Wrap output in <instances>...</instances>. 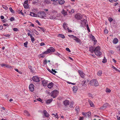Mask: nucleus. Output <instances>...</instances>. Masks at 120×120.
I'll list each match as a JSON object with an SVG mask.
<instances>
[{"mask_svg":"<svg viewBox=\"0 0 120 120\" xmlns=\"http://www.w3.org/2000/svg\"><path fill=\"white\" fill-rule=\"evenodd\" d=\"M100 47L99 46L95 48V50L94 52L95 55L98 56H100L101 55V53L100 51Z\"/></svg>","mask_w":120,"mask_h":120,"instance_id":"nucleus-1","label":"nucleus"},{"mask_svg":"<svg viewBox=\"0 0 120 120\" xmlns=\"http://www.w3.org/2000/svg\"><path fill=\"white\" fill-rule=\"evenodd\" d=\"M90 84L94 86H97L99 85V83L96 79L92 80L90 81Z\"/></svg>","mask_w":120,"mask_h":120,"instance_id":"nucleus-2","label":"nucleus"},{"mask_svg":"<svg viewBox=\"0 0 120 120\" xmlns=\"http://www.w3.org/2000/svg\"><path fill=\"white\" fill-rule=\"evenodd\" d=\"M45 15V13L43 11L39 12L37 14V17L42 18H44Z\"/></svg>","mask_w":120,"mask_h":120,"instance_id":"nucleus-3","label":"nucleus"},{"mask_svg":"<svg viewBox=\"0 0 120 120\" xmlns=\"http://www.w3.org/2000/svg\"><path fill=\"white\" fill-rule=\"evenodd\" d=\"M58 91L57 90H55L52 92L51 93V96L54 98L57 95Z\"/></svg>","mask_w":120,"mask_h":120,"instance_id":"nucleus-4","label":"nucleus"},{"mask_svg":"<svg viewBox=\"0 0 120 120\" xmlns=\"http://www.w3.org/2000/svg\"><path fill=\"white\" fill-rule=\"evenodd\" d=\"M32 79L33 81L35 82H40L39 78L37 76L33 77L32 78Z\"/></svg>","mask_w":120,"mask_h":120,"instance_id":"nucleus-5","label":"nucleus"},{"mask_svg":"<svg viewBox=\"0 0 120 120\" xmlns=\"http://www.w3.org/2000/svg\"><path fill=\"white\" fill-rule=\"evenodd\" d=\"M75 17V18L78 20H80L82 17V15L78 13L76 14Z\"/></svg>","mask_w":120,"mask_h":120,"instance_id":"nucleus-6","label":"nucleus"},{"mask_svg":"<svg viewBox=\"0 0 120 120\" xmlns=\"http://www.w3.org/2000/svg\"><path fill=\"white\" fill-rule=\"evenodd\" d=\"M29 90L32 92L34 90V86L33 84L31 83L29 86Z\"/></svg>","mask_w":120,"mask_h":120,"instance_id":"nucleus-7","label":"nucleus"},{"mask_svg":"<svg viewBox=\"0 0 120 120\" xmlns=\"http://www.w3.org/2000/svg\"><path fill=\"white\" fill-rule=\"evenodd\" d=\"M95 48L92 46H91L89 48V51L91 52H94L95 50Z\"/></svg>","mask_w":120,"mask_h":120,"instance_id":"nucleus-8","label":"nucleus"},{"mask_svg":"<svg viewBox=\"0 0 120 120\" xmlns=\"http://www.w3.org/2000/svg\"><path fill=\"white\" fill-rule=\"evenodd\" d=\"M73 40H75L77 43H78L80 44H81V41L78 38L75 36V38H73Z\"/></svg>","mask_w":120,"mask_h":120,"instance_id":"nucleus-9","label":"nucleus"},{"mask_svg":"<svg viewBox=\"0 0 120 120\" xmlns=\"http://www.w3.org/2000/svg\"><path fill=\"white\" fill-rule=\"evenodd\" d=\"M81 24L82 25H86V22H87V20L85 19H83V20H81Z\"/></svg>","mask_w":120,"mask_h":120,"instance_id":"nucleus-10","label":"nucleus"},{"mask_svg":"<svg viewBox=\"0 0 120 120\" xmlns=\"http://www.w3.org/2000/svg\"><path fill=\"white\" fill-rule=\"evenodd\" d=\"M69 101L67 100L64 101L63 102V103L64 105L66 106H67L69 104Z\"/></svg>","mask_w":120,"mask_h":120,"instance_id":"nucleus-11","label":"nucleus"},{"mask_svg":"<svg viewBox=\"0 0 120 120\" xmlns=\"http://www.w3.org/2000/svg\"><path fill=\"white\" fill-rule=\"evenodd\" d=\"M78 72L81 77L83 78H84L85 75L83 72L80 70H79Z\"/></svg>","mask_w":120,"mask_h":120,"instance_id":"nucleus-12","label":"nucleus"},{"mask_svg":"<svg viewBox=\"0 0 120 120\" xmlns=\"http://www.w3.org/2000/svg\"><path fill=\"white\" fill-rule=\"evenodd\" d=\"M49 53L50 52H54L55 51V49L53 47H50L49 49Z\"/></svg>","mask_w":120,"mask_h":120,"instance_id":"nucleus-13","label":"nucleus"},{"mask_svg":"<svg viewBox=\"0 0 120 120\" xmlns=\"http://www.w3.org/2000/svg\"><path fill=\"white\" fill-rule=\"evenodd\" d=\"M43 113L45 116L48 117L49 116V115L46 110L43 111Z\"/></svg>","mask_w":120,"mask_h":120,"instance_id":"nucleus-14","label":"nucleus"},{"mask_svg":"<svg viewBox=\"0 0 120 120\" xmlns=\"http://www.w3.org/2000/svg\"><path fill=\"white\" fill-rule=\"evenodd\" d=\"M53 83L52 82L50 83L48 85V87L49 88L51 89L53 87Z\"/></svg>","mask_w":120,"mask_h":120,"instance_id":"nucleus-15","label":"nucleus"},{"mask_svg":"<svg viewBox=\"0 0 120 120\" xmlns=\"http://www.w3.org/2000/svg\"><path fill=\"white\" fill-rule=\"evenodd\" d=\"M108 106V103H106L104 104L103 106H102L101 107V109H105L106 108H107V106Z\"/></svg>","mask_w":120,"mask_h":120,"instance_id":"nucleus-16","label":"nucleus"},{"mask_svg":"<svg viewBox=\"0 0 120 120\" xmlns=\"http://www.w3.org/2000/svg\"><path fill=\"white\" fill-rule=\"evenodd\" d=\"M30 15L32 16L37 17V14H36L33 12H30Z\"/></svg>","mask_w":120,"mask_h":120,"instance_id":"nucleus-17","label":"nucleus"},{"mask_svg":"<svg viewBox=\"0 0 120 120\" xmlns=\"http://www.w3.org/2000/svg\"><path fill=\"white\" fill-rule=\"evenodd\" d=\"M91 38L92 40L94 41V44H95L97 41V40H95L94 36L92 35H91Z\"/></svg>","mask_w":120,"mask_h":120,"instance_id":"nucleus-18","label":"nucleus"},{"mask_svg":"<svg viewBox=\"0 0 120 120\" xmlns=\"http://www.w3.org/2000/svg\"><path fill=\"white\" fill-rule=\"evenodd\" d=\"M73 91L75 92L78 90L77 87V86H73Z\"/></svg>","mask_w":120,"mask_h":120,"instance_id":"nucleus-19","label":"nucleus"},{"mask_svg":"<svg viewBox=\"0 0 120 120\" xmlns=\"http://www.w3.org/2000/svg\"><path fill=\"white\" fill-rule=\"evenodd\" d=\"M89 102V104L91 106V107H94V105L93 103L91 101H90V100H88Z\"/></svg>","mask_w":120,"mask_h":120,"instance_id":"nucleus-20","label":"nucleus"},{"mask_svg":"<svg viewBox=\"0 0 120 120\" xmlns=\"http://www.w3.org/2000/svg\"><path fill=\"white\" fill-rule=\"evenodd\" d=\"M118 42V40L116 38L114 39L113 41V43L114 44H116Z\"/></svg>","mask_w":120,"mask_h":120,"instance_id":"nucleus-21","label":"nucleus"},{"mask_svg":"<svg viewBox=\"0 0 120 120\" xmlns=\"http://www.w3.org/2000/svg\"><path fill=\"white\" fill-rule=\"evenodd\" d=\"M61 13L64 16H65L67 15V12L64 10L63 9L61 12Z\"/></svg>","mask_w":120,"mask_h":120,"instance_id":"nucleus-22","label":"nucleus"},{"mask_svg":"<svg viewBox=\"0 0 120 120\" xmlns=\"http://www.w3.org/2000/svg\"><path fill=\"white\" fill-rule=\"evenodd\" d=\"M42 83L43 85L44 86L46 85L47 84V81L45 80L43 81L42 82Z\"/></svg>","mask_w":120,"mask_h":120,"instance_id":"nucleus-23","label":"nucleus"},{"mask_svg":"<svg viewBox=\"0 0 120 120\" xmlns=\"http://www.w3.org/2000/svg\"><path fill=\"white\" fill-rule=\"evenodd\" d=\"M52 100L53 99L52 98H51L50 99H49L47 100L46 103H50L52 101Z\"/></svg>","mask_w":120,"mask_h":120,"instance_id":"nucleus-24","label":"nucleus"},{"mask_svg":"<svg viewBox=\"0 0 120 120\" xmlns=\"http://www.w3.org/2000/svg\"><path fill=\"white\" fill-rule=\"evenodd\" d=\"M59 3L60 4H62L64 3V0H60L58 1Z\"/></svg>","mask_w":120,"mask_h":120,"instance_id":"nucleus-25","label":"nucleus"},{"mask_svg":"<svg viewBox=\"0 0 120 120\" xmlns=\"http://www.w3.org/2000/svg\"><path fill=\"white\" fill-rule=\"evenodd\" d=\"M63 27L64 29L65 30H66L67 28H68L66 24L65 23H64L63 25Z\"/></svg>","mask_w":120,"mask_h":120,"instance_id":"nucleus-26","label":"nucleus"},{"mask_svg":"<svg viewBox=\"0 0 120 120\" xmlns=\"http://www.w3.org/2000/svg\"><path fill=\"white\" fill-rule=\"evenodd\" d=\"M24 114L27 116H30L29 113L26 110H25L24 111Z\"/></svg>","mask_w":120,"mask_h":120,"instance_id":"nucleus-27","label":"nucleus"},{"mask_svg":"<svg viewBox=\"0 0 120 120\" xmlns=\"http://www.w3.org/2000/svg\"><path fill=\"white\" fill-rule=\"evenodd\" d=\"M86 116H87L88 117H89L91 115V113L90 112H87V113H86Z\"/></svg>","mask_w":120,"mask_h":120,"instance_id":"nucleus-28","label":"nucleus"},{"mask_svg":"<svg viewBox=\"0 0 120 120\" xmlns=\"http://www.w3.org/2000/svg\"><path fill=\"white\" fill-rule=\"evenodd\" d=\"M86 80H84L82 82L81 84H82V85L83 86H84L86 84Z\"/></svg>","mask_w":120,"mask_h":120,"instance_id":"nucleus-29","label":"nucleus"},{"mask_svg":"<svg viewBox=\"0 0 120 120\" xmlns=\"http://www.w3.org/2000/svg\"><path fill=\"white\" fill-rule=\"evenodd\" d=\"M58 37H60L63 38H65V36L64 35L61 34H60L58 35Z\"/></svg>","mask_w":120,"mask_h":120,"instance_id":"nucleus-30","label":"nucleus"},{"mask_svg":"<svg viewBox=\"0 0 120 120\" xmlns=\"http://www.w3.org/2000/svg\"><path fill=\"white\" fill-rule=\"evenodd\" d=\"M23 6L25 8H28L29 6L28 4H24Z\"/></svg>","mask_w":120,"mask_h":120,"instance_id":"nucleus-31","label":"nucleus"},{"mask_svg":"<svg viewBox=\"0 0 120 120\" xmlns=\"http://www.w3.org/2000/svg\"><path fill=\"white\" fill-rule=\"evenodd\" d=\"M49 18L51 19H56V17L54 16H50L49 17Z\"/></svg>","mask_w":120,"mask_h":120,"instance_id":"nucleus-32","label":"nucleus"},{"mask_svg":"<svg viewBox=\"0 0 120 120\" xmlns=\"http://www.w3.org/2000/svg\"><path fill=\"white\" fill-rule=\"evenodd\" d=\"M9 9L11 12L12 13H14L15 11L14 10L12 9V8L10 7L9 8Z\"/></svg>","mask_w":120,"mask_h":120,"instance_id":"nucleus-33","label":"nucleus"},{"mask_svg":"<svg viewBox=\"0 0 120 120\" xmlns=\"http://www.w3.org/2000/svg\"><path fill=\"white\" fill-rule=\"evenodd\" d=\"M49 50L47 49L46 51H45L43 52V54H46L49 53Z\"/></svg>","mask_w":120,"mask_h":120,"instance_id":"nucleus-34","label":"nucleus"},{"mask_svg":"<svg viewBox=\"0 0 120 120\" xmlns=\"http://www.w3.org/2000/svg\"><path fill=\"white\" fill-rule=\"evenodd\" d=\"M28 44V42L27 41H26V42L24 43V45L25 47H27V45Z\"/></svg>","mask_w":120,"mask_h":120,"instance_id":"nucleus-35","label":"nucleus"},{"mask_svg":"<svg viewBox=\"0 0 120 120\" xmlns=\"http://www.w3.org/2000/svg\"><path fill=\"white\" fill-rule=\"evenodd\" d=\"M106 92L107 93H110L111 92V90L108 88H106Z\"/></svg>","mask_w":120,"mask_h":120,"instance_id":"nucleus-36","label":"nucleus"},{"mask_svg":"<svg viewBox=\"0 0 120 120\" xmlns=\"http://www.w3.org/2000/svg\"><path fill=\"white\" fill-rule=\"evenodd\" d=\"M2 7L4 9L6 10L8 8V7L4 5H2Z\"/></svg>","mask_w":120,"mask_h":120,"instance_id":"nucleus-37","label":"nucleus"},{"mask_svg":"<svg viewBox=\"0 0 120 120\" xmlns=\"http://www.w3.org/2000/svg\"><path fill=\"white\" fill-rule=\"evenodd\" d=\"M52 74L53 75H55V73L56 72V71H55V70H54L53 69L52 70Z\"/></svg>","mask_w":120,"mask_h":120,"instance_id":"nucleus-38","label":"nucleus"},{"mask_svg":"<svg viewBox=\"0 0 120 120\" xmlns=\"http://www.w3.org/2000/svg\"><path fill=\"white\" fill-rule=\"evenodd\" d=\"M68 36L71 38H75V36H74L73 35H68Z\"/></svg>","mask_w":120,"mask_h":120,"instance_id":"nucleus-39","label":"nucleus"},{"mask_svg":"<svg viewBox=\"0 0 120 120\" xmlns=\"http://www.w3.org/2000/svg\"><path fill=\"white\" fill-rule=\"evenodd\" d=\"M57 12L55 10L52 11L51 13H52V14H55Z\"/></svg>","mask_w":120,"mask_h":120,"instance_id":"nucleus-40","label":"nucleus"},{"mask_svg":"<svg viewBox=\"0 0 120 120\" xmlns=\"http://www.w3.org/2000/svg\"><path fill=\"white\" fill-rule=\"evenodd\" d=\"M102 71H99L98 72V75H101L102 74Z\"/></svg>","mask_w":120,"mask_h":120,"instance_id":"nucleus-41","label":"nucleus"},{"mask_svg":"<svg viewBox=\"0 0 120 120\" xmlns=\"http://www.w3.org/2000/svg\"><path fill=\"white\" fill-rule=\"evenodd\" d=\"M108 30L106 28H105L104 31V33L105 34H107L108 33Z\"/></svg>","mask_w":120,"mask_h":120,"instance_id":"nucleus-42","label":"nucleus"},{"mask_svg":"<svg viewBox=\"0 0 120 120\" xmlns=\"http://www.w3.org/2000/svg\"><path fill=\"white\" fill-rule=\"evenodd\" d=\"M30 38L31 39V41L32 42H33L35 40L34 38L32 36V37H30Z\"/></svg>","mask_w":120,"mask_h":120,"instance_id":"nucleus-43","label":"nucleus"},{"mask_svg":"<svg viewBox=\"0 0 120 120\" xmlns=\"http://www.w3.org/2000/svg\"><path fill=\"white\" fill-rule=\"evenodd\" d=\"M39 28L41 29V30L44 32L45 31V29L44 28L42 27H39Z\"/></svg>","mask_w":120,"mask_h":120,"instance_id":"nucleus-44","label":"nucleus"},{"mask_svg":"<svg viewBox=\"0 0 120 120\" xmlns=\"http://www.w3.org/2000/svg\"><path fill=\"white\" fill-rule=\"evenodd\" d=\"M10 20L11 21H12L15 20V18L14 17H11L10 19Z\"/></svg>","mask_w":120,"mask_h":120,"instance_id":"nucleus-45","label":"nucleus"},{"mask_svg":"<svg viewBox=\"0 0 120 120\" xmlns=\"http://www.w3.org/2000/svg\"><path fill=\"white\" fill-rule=\"evenodd\" d=\"M75 109L76 111H78L79 109V106H76L75 108Z\"/></svg>","mask_w":120,"mask_h":120,"instance_id":"nucleus-46","label":"nucleus"},{"mask_svg":"<svg viewBox=\"0 0 120 120\" xmlns=\"http://www.w3.org/2000/svg\"><path fill=\"white\" fill-rule=\"evenodd\" d=\"M69 12L70 13H72L74 12V10L73 9H72L71 10V11H69Z\"/></svg>","mask_w":120,"mask_h":120,"instance_id":"nucleus-47","label":"nucleus"},{"mask_svg":"<svg viewBox=\"0 0 120 120\" xmlns=\"http://www.w3.org/2000/svg\"><path fill=\"white\" fill-rule=\"evenodd\" d=\"M86 27L87 28V30H88L89 32H90V30L89 29V27L88 26V24H87L86 25Z\"/></svg>","mask_w":120,"mask_h":120,"instance_id":"nucleus-48","label":"nucleus"},{"mask_svg":"<svg viewBox=\"0 0 120 120\" xmlns=\"http://www.w3.org/2000/svg\"><path fill=\"white\" fill-rule=\"evenodd\" d=\"M112 68H113V69H115V70H116V71H118V70L116 69L115 67L114 66H113L112 67Z\"/></svg>","mask_w":120,"mask_h":120,"instance_id":"nucleus-49","label":"nucleus"},{"mask_svg":"<svg viewBox=\"0 0 120 120\" xmlns=\"http://www.w3.org/2000/svg\"><path fill=\"white\" fill-rule=\"evenodd\" d=\"M113 20V19L112 18L109 17V18L108 20L110 22H111Z\"/></svg>","mask_w":120,"mask_h":120,"instance_id":"nucleus-50","label":"nucleus"},{"mask_svg":"<svg viewBox=\"0 0 120 120\" xmlns=\"http://www.w3.org/2000/svg\"><path fill=\"white\" fill-rule=\"evenodd\" d=\"M13 30L14 31H19L18 29L16 28H13Z\"/></svg>","mask_w":120,"mask_h":120,"instance_id":"nucleus-51","label":"nucleus"},{"mask_svg":"<svg viewBox=\"0 0 120 120\" xmlns=\"http://www.w3.org/2000/svg\"><path fill=\"white\" fill-rule=\"evenodd\" d=\"M66 50L68 51L69 52H71V51L68 48H67L66 49Z\"/></svg>","mask_w":120,"mask_h":120,"instance_id":"nucleus-52","label":"nucleus"},{"mask_svg":"<svg viewBox=\"0 0 120 120\" xmlns=\"http://www.w3.org/2000/svg\"><path fill=\"white\" fill-rule=\"evenodd\" d=\"M37 100L41 102H42V100L40 98H38L37 99Z\"/></svg>","mask_w":120,"mask_h":120,"instance_id":"nucleus-53","label":"nucleus"},{"mask_svg":"<svg viewBox=\"0 0 120 120\" xmlns=\"http://www.w3.org/2000/svg\"><path fill=\"white\" fill-rule=\"evenodd\" d=\"M45 55H44L43 54H41L40 55V57H41L42 58H44L45 57Z\"/></svg>","mask_w":120,"mask_h":120,"instance_id":"nucleus-54","label":"nucleus"},{"mask_svg":"<svg viewBox=\"0 0 120 120\" xmlns=\"http://www.w3.org/2000/svg\"><path fill=\"white\" fill-rule=\"evenodd\" d=\"M106 61H107V60H106V59H104L103 60L102 62L103 63H105L106 62Z\"/></svg>","mask_w":120,"mask_h":120,"instance_id":"nucleus-55","label":"nucleus"},{"mask_svg":"<svg viewBox=\"0 0 120 120\" xmlns=\"http://www.w3.org/2000/svg\"><path fill=\"white\" fill-rule=\"evenodd\" d=\"M55 116L57 119H58L59 118V117L57 114L56 113L55 115Z\"/></svg>","mask_w":120,"mask_h":120,"instance_id":"nucleus-56","label":"nucleus"},{"mask_svg":"<svg viewBox=\"0 0 120 120\" xmlns=\"http://www.w3.org/2000/svg\"><path fill=\"white\" fill-rule=\"evenodd\" d=\"M73 102L71 103L70 106V107H72L73 106Z\"/></svg>","mask_w":120,"mask_h":120,"instance_id":"nucleus-57","label":"nucleus"},{"mask_svg":"<svg viewBox=\"0 0 120 120\" xmlns=\"http://www.w3.org/2000/svg\"><path fill=\"white\" fill-rule=\"evenodd\" d=\"M69 84H72L73 85H75V83H72V82H67Z\"/></svg>","mask_w":120,"mask_h":120,"instance_id":"nucleus-58","label":"nucleus"},{"mask_svg":"<svg viewBox=\"0 0 120 120\" xmlns=\"http://www.w3.org/2000/svg\"><path fill=\"white\" fill-rule=\"evenodd\" d=\"M16 11L18 12L19 14L20 13L21 11H20V10L19 9H17L16 10Z\"/></svg>","mask_w":120,"mask_h":120,"instance_id":"nucleus-59","label":"nucleus"},{"mask_svg":"<svg viewBox=\"0 0 120 120\" xmlns=\"http://www.w3.org/2000/svg\"><path fill=\"white\" fill-rule=\"evenodd\" d=\"M41 46L44 45H45V44L44 43H41L40 44Z\"/></svg>","mask_w":120,"mask_h":120,"instance_id":"nucleus-60","label":"nucleus"},{"mask_svg":"<svg viewBox=\"0 0 120 120\" xmlns=\"http://www.w3.org/2000/svg\"><path fill=\"white\" fill-rule=\"evenodd\" d=\"M27 35L28 36H29L30 37H32V35H31L29 33H27Z\"/></svg>","mask_w":120,"mask_h":120,"instance_id":"nucleus-61","label":"nucleus"},{"mask_svg":"<svg viewBox=\"0 0 120 120\" xmlns=\"http://www.w3.org/2000/svg\"><path fill=\"white\" fill-rule=\"evenodd\" d=\"M28 0H26L24 2V4H28Z\"/></svg>","mask_w":120,"mask_h":120,"instance_id":"nucleus-62","label":"nucleus"},{"mask_svg":"<svg viewBox=\"0 0 120 120\" xmlns=\"http://www.w3.org/2000/svg\"><path fill=\"white\" fill-rule=\"evenodd\" d=\"M67 29H68V32H72V31L69 29L68 28H67Z\"/></svg>","mask_w":120,"mask_h":120,"instance_id":"nucleus-63","label":"nucleus"},{"mask_svg":"<svg viewBox=\"0 0 120 120\" xmlns=\"http://www.w3.org/2000/svg\"><path fill=\"white\" fill-rule=\"evenodd\" d=\"M83 117H80L79 120H83Z\"/></svg>","mask_w":120,"mask_h":120,"instance_id":"nucleus-64","label":"nucleus"}]
</instances>
